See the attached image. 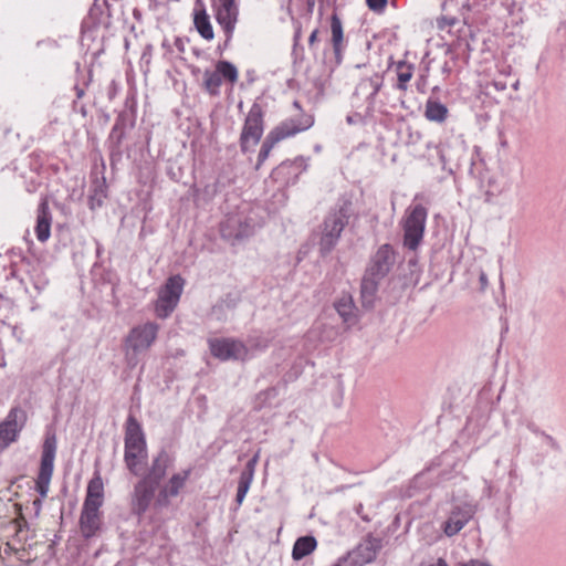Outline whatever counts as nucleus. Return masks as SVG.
<instances>
[{
    "mask_svg": "<svg viewBox=\"0 0 566 566\" xmlns=\"http://www.w3.org/2000/svg\"><path fill=\"white\" fill-rule=\"evenodd\" d=\"M335 310L342 318H348L353 315L355 305L349 294H343L334 304Z\"/></svg>",
    "mask_w": 566,
    "mask_h": 566,
    "instance_id": "nucleus-30",
    "label": "nucleus"
},
{
    "mask_svg": "<svg viewBox=\"0 0 566 566\" xmlns=\"http://www.w3.org/2000/svg\"><path fill=\"white\" fill-rule=\"evenodd\" d=\"M242 106H243V103H242V102H240V103H239V105H238V107H239V108H242Z\"/></svg>",
    "mask_w": 566,
    "mask_h": 566,
    "instance_id": "nucleus-47",
    "label": "nucleus"
},
{
    "mask_svg": "<svg viewBox=\"0 0 566 566\" xmlns=\"http://www.w3.org/2000/svg\"><path fill=\"white\" fill-rule=\"evenodd\" d=\"M75 88H76L77 97L81 98L84 95V91L82 88L77 87V86Z\"/></svg>",
    "mask_w": 566,
    "mask_h": 566,
    "instance_id": "nucleus-40",
    "label": "nucleus"
},
{
    "mask_svg": "<svg viewBox=\"0 0 566 566\" xmlns=\"http://www.w3.org/2000/svg\"><path fill=\"white\" fill-rule=\"evenodd\" d=\"M193 25L201 38L207 41L213 40V28L202 0L196 1V8L193 10Z\"/></svg>",
    "mask_w": 566,
    "mask_h": 566,
    "instance_id": "nucleus-22",
    "label": "nucleus"
},
{
    "mask_svg": "<svg viewBox=\"0 0 566 566\" xmlns=\"http://www.w3.org/2000/svg\"><path fill=\"white\" fill-rule=\"evenodd\" d=\"M511 172V168L507 165L500 166L499 172L488 181L486 201L491 202L493 197L505 193L512 188L513 178Z\"/></svg>",
    "mask_w": 566,
    "mask_h": 566,
    "instance_id": "nucleus-19",
    "label": "nucleus"
},
{
    "mask_svg": "<svg viewBox=\"0 0 566 566\" xmlns=\"http://www.w3.org/2000/svg\"><path fill=\"white\" fill-rule=\"evenodd\" d=\"M148 459L145 434L138 421L129 417L125 430L124 461L126 468L135 475L144 472Z\"/></svg>",
    "mask_w": 566,
    "mask_h": 566,
    "instance_id": "nucleus-5",
    "label": "nucleus"
},
{
    "mask_svg": "<svg viewBox=\"0 0 566 566\" xmlns=\"http://www.w3.org/2000/svg\"><path fill=\"white\" fill-rule=\"evenodd\" d=\"M52 214L49 203L43 200L38 208L35 235L40 242H46L51 235Z\"/></svg>",
    "mask_w": 566,
    "mask_h": 566,
    "instance_id": "nucleus-23",
    "label": "nucleus"
},
{
    "mask_svg": "<svg viewBox=\"0 0 566 566\" xmlns=\"http://www.w3.org/2000/svg\"><path fill=\"white\" fill-rule=\"evenodd\" d=\"M350 214L352 202L343 200L325 216L321 224L318 240V250L323 256L329 254L338 243L342 232L349 222Z\"/></svg>",
    "mask_w": 566,
    "mask_h": 566,
    "instance_id": "nucleus-4",
    "label": "nucleus"
},
{
    "mask_svg": "<svg viewBox=\"0 0 566 566\" xmlns=\"http://www.w3.org/2000/svg\"><path fill=\"white\" fill-rule=\"evenodd\" d=\"M171 464L172 459L166 451L154 457L147 473L134 486L132 511L135 514L142 515L147 511Z\"/></svg>",
    "mask_w": 566,
    "mask_h": 566,
    "instance_id": "nucleus-1",
    "label": "nucleus"
},
{
    "mask_svg": "<svg viewBox=\"0 0 566 566\" xmlns=\"http://www.w3.org/2000/svg\"><path fill=\"white\" fill-rule=\"evenodd\" d=\"M493 86L495 87L496 91H500V92L506 90V84L504 82L494 81Z\"/></svg>",
    "mask_w": 566,
    "mask_h": 566,
    "instance_id": "nucleus-38",
    "label": "nucleus"
},
{
    "mask_svg": "<svg viewBox=\"0 0 566 566\" xmlns=\"http://www.w3.org/2000/svg\"><path fill=\"white\" fill-rule=\"evenodd\" d=\"M300 36H301V31H300V30H297V31L295 32L294 40H295V41H298Z\"/></svg>",
    "mask_w": 566,
    "mask_h": 566,
    "instance_id": "nucleus-43",
    "label": "nucleus"
},
{
    "mask_svg": "<svg viewBox=\"0 0 566 566\" xmlns=\"http://www.w3.org/2000/svg\"><path fill=\"white\" fill-rule=\"evenodd\" d=\"M461 566H492L491 564L480 560V559H471L468 563L462 564Z\"/></svg>",
    "mask_w": 566,
    "mask_h": 566,
    "instance_id": "nucleus-36",
    "label": "nucleus"
},
{
    "mask_svg": "<svg viewBox=\"0 0 566 566\" xmlns=\"http://www.w3.org/2000/svg\"><path fill=\"white\" fill-rule=\"evenodd\" d=\"M380 549V542L376 538H366L355 552L347 557L355 563L356 566L373 562L378 551Z\"/></svg>",
    "mask_w": 566,
    "mask_h": 566,
    "instance_id": "nucleus-21",
    "label": "nucleus"
},
{
    "mask_svg": "<svg viewBox=\"0 0 566 566\" xmlns=\"http://www.w3.org/2000/svg\"><path fill=\"white\" fill-rule=\"evenodd\" d=\"M25 413L20 408H13L8 416L0 422V453L11 443L17 441L20 431L25 423Z\"/></svg>",
    "mask_w": 566,
    "mask_h": 566,
    "instance_id": "nucleus-14",
    "label": "nucleus"
},
{
    "mask_svg": "<svg viewBox=\"0 0 566 566\" xmlns=\"http://www.w3.org/2000/svg\"><path fill=\"white\" fill-rule=\"evenodd\" d=\"M55 452L56 438L54 434L48 436L43 443L41 465L36 480V490L42 497H45L49 492V486L53 474Z\"/></svg>",
    "mask_w": 566,
    "mask_h": 566,
    "instance_id": "nucleus-11",
    "label": "nucleus"
},
{
    "mask_svg": "<svg viewBox=\"0 0 566 566\" xmlns=\"http://www.w3.org/2000/svg\"><path fill=\"white\" fill-rule=\"evenodd\" d=\"M281 142L280 138L271 130L264 142L262 143L261 149L258 155V163L255 168L260 169L263 163L269 158L271 150L273 147Z\"/></svg>",
    "mask_w": 566,
    "mask_h": 566,
    "instance_id": "nucleus-29",
    "label": "nucleus"
},
{
    "mask_svg": "<svg viewBox=\"0 0 566 566\" xmlns=\"http://www.w3.org/2000/svg\"><path fill=\"white\" fill-rule=\"evenodd\" d=\"M335 566H356L348 557L342 558Z\"/></svg>",
    "mask_w": 566,
    "mask_h": 566,
    "instance_id": "nucleus-37",
    "label": "nucleus"
},
{
    "mask_svg": "<svg viewBox=\"0 0 566 566\" xmlns=\"http://www.w3.org/2000/svg\"><path fill=\"white\" fill-rule=\"evenodd\" d=\"M382 84H384L382 75L379 73H374L371 76L365 77L359 82V84L357 86V92L366 94V99L369 103H374Z\"/></svg>",
    "mask_w": 566,
    "mask_h": 566,
    "instance_id": "nucleus-25",
    "label": "nucleus"
},
{
    "mask_svg": "<svg viewBox=\"0 0 566 566\" xmlns=\"http://www.w3.org/2000/svg\"><path fill=\"white\" fill-rule=\"evenodd\" d=\"M239 18L238 0H217L216 20L226 34V43L230 42Z\"/></svg>",
    "mask_w": 566,
    "mask_h": 566,
    "instance_id": "nucleus-15",
    "label": "nucleus"
},
{
    "mask_svg": "<svg viewBox=\"0 0 566 566\" xmlns=\"http://www.w3.org/2000/svg\"><path fill=\"white\" fill-rule=\"evenodd\" d=\"M331 44L335 61L337 64H340L347 46V41L344 34L343 22L336 12L331 15Z\"/></svg>",
    "mask_w": 566,
    "mask_h": 566,
    "instance_id": "nucleus-20",
    "label": "nucleus"
},
{
    "mask_svg": "<svg viewBox=\"0 0 566 566\" xmlns=\"http://www.w3.org/2000/svg\"><path fill=\"white\" fill-rule=\"evenodd\" d=\"M158 326L153 322H146L135 326L127 335L124 344L125 361L129 368H135L140 356L148 350L157 336Z\"/></svg>",
    "mask_w": 566,
    "mask_h": 566,
    "instance_id": "nucleus-6",
    "label": "nucleus"
},
{
    "mask_svg": "<svg viewBox=\"0 0 566 566\" xmlns=\"http://www.w3.org/2000/svg\"><path fill=\"white\" fill-rule=\"evenodd\" d=\"M454 24H455L454 18L441 17L437 20V25L440 30H443L447 27H452Z\"/></svg>",
    "mask_w": 566,
    "mask_h": 566,
    "instance_id": "nucleus-34",
    "label": "nucleus"
},
{
    "mask_svg": "<svg viewBox=\"0 0 566 566\" xmlns=\"http://www.w3.org/2000/svg\"><path fill=\"white\" fill-rule=\"evenodd\" d=\"M239 72L235 65L229 61H218L213 71L203 72V88L211 95L217 96L220 93L222 81L234 84L238 81Z\"/></svg>",
    "mask_w": 566,
    "mask_h": 566,
    "instance_id": "nucleus-9",
    "label": "nucleus"
},
{
    "mask_svg": "<svg viewBox=\"0 0 566 566\" xmlns=\"http://www.w3.org/2000/svg\"><path fill=\"white\" fill-rule=\"evenodd\" d=\"M429 566H449L447 562L442 558L437 559L434 563L430 564Z\"/></svg>",
    "mask_w": 566,
    "mask_h": 566,
    "instance_id": "nucleus-39",
    "label": "nucleus"
},
{
    "mask_svg": "<svg viewBox=\"0 0 566 566\" xmlns=\"http://www.w3.org/2000/svg\"><path fill=\"white\" fill-rule=\"evenodd\" d=\"M212 356L220 360H245L249 357L248 347L232 338H214L209 340Z\"/></svg>",
    "mask_w": 566,
    "mask_h": 566,
    "instance_id": "nucleus-12",
    "label": "nucleus"
},
{
    "mask_svg": "<svg viewBox=\"0 0 566 566\" xmlns=\"http://www.w3.org/2000/svg\"><path fill=\"white\" fill-rule=\"evenodd\" d=\"M317 542L313 536H303L297 538L293 546L292 557L300 560L315 551Z\"/></svg>",
    "mask_w": 566,
    "mask_h": 566,
    "instance_id": "nucleus-27",
    "label": "nucleus"
},
{
    "mask_svg": "<svg viewBox=\"0 0 566 566\" xmlns=\"http://www.w3.org/2000/svg\"><path fill=\"white\" fill-rule=\"evenodd\" d=\"M347 123H349V124H353V123H354V119L352 118V116H348V117H347Z\"/></svg>",
    "mask_w": 566,
    "mask_h": 566,
    "instance_id": "nucleus-46",
    "label": "nucleus"
},
{
    "mask_svg": "<svg viewBox=\"0 0 566 566\" xmlns=\"http://www.w3.org/2000/svg\"><path fill=\"white\" fill-rule=\"evenodd\" d=\"M470 518L471 514L467 511L460 509L452 511L444 523V534L449 537L454 536L464 527V525L470 521Z\"/></svg>",
    "mask_w": 566,
    "mask_h": 566,
    "instance_id": "nucleus-24",
    "label": "nucleus"
},
{
    "mask_svg": "<svg viewBox=\"0 0 566 566\" xmlns=\"http://www.w3.org/2000/svg\"><path fill=\"white\" fill-rule=\"evenodd\" d=\"M368 8L374 12H382L387 6V0H366Z\"/></svg>",
    "mask_w": 566,
    "mask_h": 566,
    "instance_id": "nucleus-33",
    "label": "nucleus"
},
{
    "mask_svg": "<svg viewBox=\"0 0 566 566\" xmlns=\"http://www.w3.org/2000/svg\"><path fill=\"white\" fill-rule=\"evenodd\" d=\"M264 132V109L259 98L251 105L240 134L239 143L242 153L253 151Z\"/></svg>",
    "mask_w": 566,
    "mask_h": 566,
    "instance_id": "nucleus-7",
    "label": "nucleus"
},
{
    "mask_svg": "<svg viewBox=\"0 0 566 566\" xmlns=\"http://www.w3.org/2000/svg\"><path fill=\"white\" fill-rule=\"evenodd\" d=\"M254 232L253 224L243 216H228L220 224V234L222 239L232 244L251 237Z\"/></svg>",
    "mask_w": 566,
    "mask_h": 566,
    "instance_id": "nucleus-13",
    "label": "nucleus"
},
{
    "mask_svg": "<svg viewBox=\"0 0 566 566\" xmlns=\"http://www.w3.org/2000/svg\"><path fill=\"white\" fill-rule=\"evenodd\" d=\"M413 65L406 61H399L396 65L397 71V88L406 92L408 90V82L413 76Z\"/></svg>",
    "mask_w": 566,
    "mask_h": 566,
    "instance_id": "nucleus-28",
    "label": "nucleus"
},
{
    "mask_svg": "<svg viewBox=\"0 0 566 566\" xmlns=\"http://www.w3.org/2000/svg\"><path fill=\"white\" fill-rule=\"evenodd\" d=\"M424 117L430 122L443 123L448 117V108L442 103L429 98L426 103Z\"/></svg>",
    "mask_w": 566,
    "mask_h": 566,
    "instance_id": "nucleus-26",
    "label": "nucleus"
},
{
    "mask_svg": "<svg viewBox=\"0 0 566 566\" xmlns=\"http://www.w3.org/2000/svg\"><path fill=\"white\" fill-rule=\"evenodd\" d=\"M518 87H520V82H518V81H516V82L513 84V88H514L515 91H517V90H518Z\"/></svg>",
    "mask_w": 566,
    "mask_h": 566,
    "instance_id": "nucleus-44",
    "label": "nucleus"
},
{
    "mask_svg": "<svg viewBox=\"0 0 566 566\" xmlns=\"http://www.w3.org/2000/svg\"><path fill=\"white\" fill-rule=\"evenodd\" d=\"M104 503V483L96 473L87 484L86 496L80 515V532L85 538L96 536L102 527V511Z\"/></svg>",
    "mask_w": 566,
    "mask_h": 566,
    "instance_id": "nucleus-2",
    "label": "nucleus"
},
{
    "mask_svg": "<svg viewBox=\"0 0 566 566\" xmlns=\"http://www.w3.org/2000/svg\"><path fill=\"white\" fill-rule=\"evenodd\" d=\"M313 125V115L300 113L296 117L286 118L281 122L272 129V132L280 138V140H283L310 129Z\"/></svg>",
    "mask_w": 566,
    "mask_h": 566,
    "instance_id": "nucleus-16",
    "label": "nucleus"
},
{
    "mask_svg": "<svg viewBox=\"0 0 566 566\" xmlns=\"http://www.w3.org/2000/svg\"><path fill=\"white\" fill-rule=\"evenodd\" d=\"M293 106H294L297 111H300L301 113H303V112H302L301 104H300V102H298V101H294V102H293Z\"/></svg>",
    "mask_w": 566,
    "mask_h": 566,
    "instance_id": "nucleus-41",
    "label": "nucleus"
},
{
    "mask_svg": "<svg viewBox=\"0 0 566 566\" xmlns=\"http://www.w3.org/2000/svg\"><path fill=\"white\" fill-rule=\"evenodd\" d=\"M190 476V470H184L172 474L169 480L159 488L155 504L157 506H167L172 497L179 495Z\"/></svg>",
    "mask_w": 566,
    "mask_h": 566,
    "instance_id": "nucleus-17",
    "label": "nucleus"
},
{
    "mask_svg": "<svg viewBox=\"0 0 566 566\" xmlns=\"http://www.w3.org/2000/svg\"><path fill=\"white\" fill-rule=\"evenodd\" d=\"M184 285L185 280L180 275L170 276L166 281L156 302V313L159 317H167L172 313L180 300Z\"/></svg>",
    "mask_w": 566,
    "mask_h": 566,
    "instance_id": "nucleus-10",
    "label": "nucleus"
},
{
    "mask_svg": "<svg viewBox=\"0 0 566 566\" xmlns=\"http://www.w3.org/2000/svg\"><path fill=\"white\" fill-rule=\"evenodd\" d=\"M314 1H315V0H307V6H308V8H312V7L314 6Z\"/></svg>",
    "mask_w": 566,
    "mask_h": 566,
    "instance_id": "nucleus-45",
    "label": "nucleus"
},
{
    "mask_svg": "<svg viewBox=\"0 0 566 566\" xmlns=\"http://www.w3.org/2000/svg\"><path fill=\"white\" fill-rule=\"evenodd\" d=\"M479 290L480 291H485L486 287L489 286V279H488V275L486 273L483 271V270H480L479 272Z\"/></svg>",
    "mask_w": 566,
    "mask_h": 566,
    "instance_id": "nucleus-35",
    "label": "nucleus"
},
{
    "mask_svg": "<svg viewBox=\"0 0 566 566\" xmlns=\"http://www.w3.org/2000/svg\"><path fill=\"white\" fill-rule=\"evenodd\" d=\"M319 42V29H314L308 36V48L313 53L317 51V43Z\"/></svg>",
    "mask_w": 566,
    "mask_h": 566,
    "instance_id": "nucleus-32",
    "label": "nucleus"
},
{
    "mask_svg": "<svg viewBox=\"0 0 566 566\" xmlns=\"http://www.w3.org/2000/svg\"><path fill=\"white\" fill-rule=\"evenodd\" d=\"M428 211L422 205L410 206L406 210L402 221L403 229V244L410 249L416 250L420 244L427 221Z\"/></svg>",
    "mask_w": 566,
    "mask_h": 566,
    "instance_id": "nucleus-8",
    "label": "nucleus"
},
{
    "mask_svg": "<svg viewBox=\"0 0 566 566\" xmlns=\"http://www.w3.org/2000/svg\"><path fill=\"white\" fill-rule=\"evenodd\" d=\"M176 45H177V48H178L180 51H182V50H184V48H182V42H181V40H180V39H177V40H176Z\"/></svg>",
    "mask_w": 566,
    "mask_h": 566,
    "instance_id": "nucleus-42",
    "label": "nucleus"
},
{
    "mask_svg": "<svg viewBox=\"0 0 566 566\" xmlns=\"http://www.w3.org/2000/svg\"><path fill=\"white\" fill-rule=\"evenodd\" d=\"M396 262V254L390 244H382L371 256L369 265L361 280V297L370 304L378 291L379 283L390 272Z\"/></svg>",
    "mask_w": 566,
    "mask_h": 566,
    "instance_id": "nucleus-3",
    "label": "nucleus"
},
{
    "mask_svg": "<svg viewBox=\"0 0 566 566\" xmlns=\"http://www.w3.org/2000/svg\"><path fill=\"white\" fill-rule=\"evenodd\" d=\"M253 479L252 471L250 472H243L240 476L239 485H238V492H237V503L240 505L242 504L249 489L251 485Z\"/></svg>",
    "mask_w": 566,
    "mask_h": 566,
    "instance_id": "nucleus-31",
    "label": "nucleus"
},
{
    "mask_svg": "<svg viewBox=\"0 0 566 566\" xmlns=\"http://www.w3.org/2000/svg\"><path fill=\"white\" fill-rule=\"evenodd\" d=\"M305 169L306 164L303 158L286 160L273 169L271 177L282 185H291L296 182L298 176Z\"/></svg>",
    "mask_w": 566,
    "mask_h": 566,
    "instance_id": "nucleus-18",
    "label": "nucleus"
}]
</instances>
